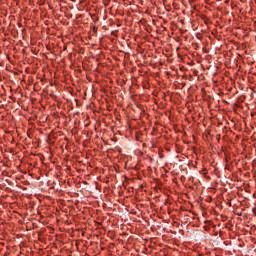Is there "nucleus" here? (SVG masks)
Returning <instances> with one entry per match:
<instances>
[{
  "mask_svg": "<svg viewBox=\"0 0 256 256\" xmlns=\"http://www.w3.org/2000/svg\"><path fill=\"white\" fill-rule=\"evenodd\" d=\"M229 207H231V202L228 203Z\"/></svg>",
  "mask_w": 256,
  "mask_h": 256,
  "instance_id": "1",
  "label": "nucleus"
},
{
  "mask_svg": "<svg viewBox=\"0 0 256 256\" xmlns=\"http://www.w3.org/2000/svg\"><path fill=\"white\" fill-rule=\"evenodd\" d=\"M222 139H225V136H223Z\"/></svg>",
  "mask_w": 256,
  "mask_h": 256,
  "instance_id": "2",
  "label": "nucleus"
}]
</instances>
